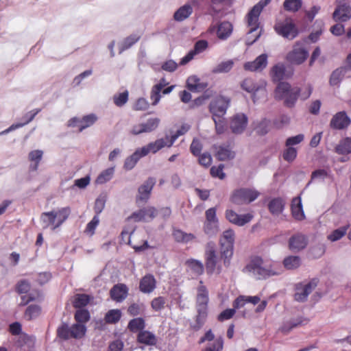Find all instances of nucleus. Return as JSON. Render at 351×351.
Returning a JSON list of instances; mask_svg holds the SVG:
<instances>
[{
  "label": "nucleus",
  "mask_w": 351,
  "mask_h": 351,
  "mask_svg": "<svg viewBox=\"0 0 351 351\" xmlns=\"http://www.w3.org/2000/svg\"><path fill=\"white\" fill-rule=\"evenodd\" d=\"M145 156L140 148L137 149L131 156L128 157L124 162V168L127 170L132 169L141 158Z\"/></svg>",
  "instance_id": "obj_33"
},
{
  "label": "nucleus",
  "mask_w": 351,
  "mask_h": 351,
  "mask_svg": "<svg viewBox=\"0 0 351 351\" xmlns=\"http://www.w3.org/2000/svg\"><path fill=\"white\" fill-rule=\"evenodd\" d=\"M165 147H167L165 139H164V138H161L157 139L154 142L149 143L146 146L140 149H141L143 155L145 156L150 152L155 154Z\"/></svg>",
  "instance_id": "obj_24"
},
{
  "label": "nucleus",
  "mask_w": 351,
  "mask_h": 351,
  "mask_svg": "<svg viewBox=\"0 0 351 351\" xmlns=\"http://www.w3.org/2000/svg\"><path fill=\"white\" fill-rule=\"evenodd\" d=\"M233 25L229 21H223L217 25V36L220 40H225L232 34Z\"/></svg>",
  "instance_id": "obj_23"
},
{
  "label": "nucleus",
  "mask_w": 351,
  "mask_h": 351,
  "mask_svg": "<svg viewBox=\"0 0 351 351\" xmlns=\"http://www.w3.org/2000/svg\"><path fill=\"white\" fill-rule=\"evenodd\" d=\"M121 313L118 309L110 310L105 315V321L108 324H115L121 318Z\"/></svg>",
  "instance_id": "obj_54"
},
{
  "label": "nucleus",
  "mask_w": 351,
  "mask_h": 351,
  "mask_svg": "<svg viewBox=\"0 0 351 351\" xmlns=\"http://www.w3.org/2000/svg\"><path fill=\"white\" fill-rule=\"evenodd\" d=\"M349 225L342 226L338 229L333 230L330 234L327 236V239L331 242H335L340 240L344 237L348 229Z\"/></svg>",
  "instance_id": "obj_41"
},
{
  "label": "nucleus",
  "mask_w": 351,
  "mask_h": 351,
  "mask_svg": "<svg viewBox=\"0 0 351 351\" xmlns=\"http://www.w3.org/2000/svg\"><path fill=\"white\" fill-rule=\"evenodd\" d=\"M216 156L219 160L224 161L234 158L235 154L230 145H222L217 148Z\"/></svg>",
  "instance_id": "obj_29"
},
{
  "label": "nucleus",
  "mask_w": 351,
  "mask_h": 351,
  "mask_svg": "<svg viewBox=\"0 0 351 351\" xmlns=\"http://www.w3.org/2000/svg\"><path fill=\"white\" fill-rule=\"evenodd\" d=\"M218 257L213 242H209L206 244L205 250V265L208 274H213L215 272L219 274L221 268L217 265Z\"/></svg>",
  "instance_id": "obj_6"
},
{
  "label": "nucleus",
  "mask_w": 351,
  "mask_h": 351,
  "mask_svg": "<svg viewBox=\"0 0 351 351\" xmlns=\"http://www.w3.org/2000/svg\"><path fill=\"white\" fill-rule=\"evenodd\" d=\"M265 86V82H261L258 84L250 78L244 80L241 83L242 88L252 94V97L254 103L261 97H266Z\"/></svg>",
  "instance_id": "obj_7"
},
{
  "label": "nucleus",
  "mask_w": 351,
  "mask_h": 351,
  "mask_svg": "<svg viewBox=\"0 0 351 351\" xmlns=\"http://www.w3.org/2000/svg\"><path fill=\"white\" fill-rule=\"evenodd\" d=\"M274 29L278 34L289 40L293 39L298 34V31L291 19L277 22Z\"/></svg>",
  "instance_id": "obj_12"
},
{
  "label": "nucleus",
  "mask_w": 351,
  "mask_h": 351,
  "mask_svg": "<svg viewBox=\"0 0 351 351\" xmlns=\"http://www.w3.org/2000/svg\"><path fill=\"white\" fill-rule=\"evenodd\" d=\"M40 221L43 228H51L54 230L59 227L56 226L57 220L55 215V210L43 213L40 216Z\"/></svg>",
  "instance_id": "obj_26"
},
{
  "label": "nucleus",
  "mask_w": 351,
  "mask_h": 351,
  "mask_svg": "<svg viewBox=\"0 0 351 351\" xmlns=\"http://www.w3.org/2000/svg\"><path fill=\"white\" fill-rule=\"evenodd\" d=\"M307 291L305 290L304 287V283H298L295 287V293L294 295V298L296 301L304 302L307 300Z\"/></svg>",
  "instance_id": "obj_46"
},
{
  "label": "nucleus",
  "mask_w": 351,
  "mask_h": 351,
  "mask_svg": "<svg viewBox=\"0 0 351 351\" xmlns=\"http://www.w3.org/2000/svg\"><path fill=\"white\" fill-rule=\"evenodd\" d=\"M301 88L292 87L287 82H279L275 89L274 97L276 99L283 100L284 106L289 108H293L300 97Z\"/></svg>",
  "instance_id": "obj_2"
},
{
  "label": "nucleus",
  "mask_w": 351,
  "mask_h": 351,
  "mask_svg": "<svg viewBox=\"0 0 351 351\" xmlns=\"http://www.w3.org/2000/svg\"><path fill=\"white\" fill-rule=\"evenodd\" d=\"M308 322V319L302 317H296L289 320V322H285L280 328L282 332L288 333L293 328L299 326H303Z\"/></svg>",
  "instance_id": "obj_28"
},
{
  "label": "nucleus",
  "mask_w": 351,
  "mask_h": 351,
  "mask_svg": "<svg viewBox=\"0 0 351 351\" xmlns=\"http://www.w3.org/2000/svg\"><path fill=\"white\" fill-rule=\"evenodd\" d=\"M285 74V67L282 64H278L273 66L271 71V75L273 81L278 82L284 78Z\"/></svg>",
  "instance_id": "obj_39"
},
{
  "label": "nucleus",
  "mask_w": 351,
  "mask_h": 351,
  "mask_svg": "<svg viewBox=\"0 0 351 351\" xmlns=\"http://www.w3.org/2000/svg\"><path fill=\"white\" fill-rule=\"evenodd\" d=\"M307 245V239L302 234L293 235L289 241V249L292 251H300L304 249Z\"/></svg>",
  "instance_id": "obj_21"
},
{
  "label": "nucleus",
  "mask_w": 351,
  "mask_h": 351,
  "mask_svg": "<svg viewBox=\"0 0 351 351\" xmlns=\"http://www.w3.org/2000/svg\"><path fill=\"white\" fill-rule=\"evenodd\" d=\"M267 55L262 53L258 56L254 61L247 62L244 64V69L250 71H261L267 65Z\"/></svg>",
  "instance_id": "obj_18"
},
{
  "label": "nucleus",
  "mask_w": 351,
  "mask_h": 351,
  "mask_svg": "<svg viewBox=\"0 0 351 351\" xmlns=\"http://www.w3.org/2000/svg\"><path fill=\"white\" fill-rule=\"evenodd\" d=\"M166 303V299L164 297L159 296L152 300L151 306L155 311H159L164 308Z\"/></svg>",
  "instance_id": "obj_62"
},
{
  "label": "nucleus",
  "mask_w": 351,
  "mask_h": 351,
  "mask_svg": "<svg viewBox=\"0 0 351 351\" xmlns=\"http://www.w3.org/2000/svg\"><path fill=\"white\" fill-rule=\"evenodd\" d=\"M58 335L63 339H68L71 337V327L67 324H63L57 330Z\"/></svg>",
  "instance_id": "obj_59"
},
{
  "label": "nucleus",
  "mask_w": 351,
  "mask_h": 351,
  "mask_svg": "<svg viewBox=\"0 0 351 351\" xmlns=\"http://www.w3.org/2000/svg\"><path fill=\"white\" fill-rule=\"evenodd\" d=\"M259 195V193L252 189H240L237 190L232 196V202L237 205L250 203Z\"/></svg>",
  "instance_id": "obj_10"
},
{
  "label": "nucleus",
  "mask_w": 351,
  "mask_h": 351,
  "mask_svg": "<svg viewBox=\"0 0 351 351\" xmlns=\"http://www.w3.org/2000/svg\"><path fill=\"white\" fill-rule=\"evenodd\" d=\"M128 220H132L134 222L147 221L144 208L134 212L130 217H128Z\"/></svg>",
  "instance_id": "obj_63"
},
{
  "label": "nucleus",
  "mask_w": 351,
  "mask_h": 351,
  "mask_svg": "<svg viewBox=\"0 0 351 351\" xmlns=\"http://www.w3.org/2000/svg\"><path fill=\"white\" fill-rule=\"evenodd\" d=\"M208 46V43L205 40H200L195 43L193 50L190 51L185 56H184L180 62V64L184 65L191 60L193 59L194 56L197 54H199L204 51Z\"/></svg>",
  "instance_id": "obj_16"
},
{
  "label": "nucleus",
  "mask_w": 351,
  "mask_h": 351,
  "mask_svg": "<svg viewBox=\"0 0 351 351\" xmlns=\"http://www.w3.org/2000/svg\"><path fill=\"white\" fill-rule=\"evenodd\" d=\"M43 152L42 150L36 149L32 151L29 154V160L32 162H34V164L30 165V169L33 171H36L39 165L40 161L43 158Z\"/></svg>",
  "instance_id": "obj_40"
},
{
  "label": "nucleus",
  "mask_w": 351,
  "mask_h": 351,
  "mask_svg": "<svg viewBox=\"0 0 351 351\" xmlns=\"http://www.w3.org/2000/svg\"><path fill=\"white\" fill-rule=\"evenodd\" d=\"M128 327L132 332L143 330L145 327V320L141 317L132 319L129 322Z\"/></svg>",
  "instance_id": "obj_52"
},
{
  "label": "nucleus",
  "mask_w": 351,
  "mask_h": 351,
  "mask_svg": "<svg viewBox=\"0 0 351 351\" xmlns=\"http://www.w3.org/2000/svg\"><path fill=\"white\" fill-rule=\"evenodd\" d=\"M106 198L105 195H100L95 202L94 210L97 215L100 214L105 207Z\"/></svg>",
  "instance_id": "obj_61"
},
{
  "label": "nucleus",
  "mask_w": 351,
  "mask_h": 351,
  "mask_svg": "<svg viewBox=\"0 0 351 351\" xmlns=\"http://www.w3.org/2000/svg\"><path fill=\"white\" fill-rule=\"evenodd\" d=\"M271 127V122L267 119L261 120L256 128V131L259 135H265L269 132Z\"/></svg>",
  "instance_id": "obj_48"
},
{
  "label": "nucleus",
  "mask_w": 351,
  "mask_h": 351,
  "mask_svg": "<svg viewBox=\"0 0 351 351\" xmlns=\"http://www.w3.org/2000/svg\"><path fill=\"white\" fill-rule=\"evenodd\" d=\"M186 264L195 275H201L204 272V265L199 261L191 259L187 261Z\"/></svg>",
  "instance_id": "obj_49"
},
{
  "label": "nucleus",
  "mask_w": 351,
  "mask_h": 351,
  "mask_svg": "<svg viewBox=\"0 0 351 351\" xmlns=\"http://www.w3.org/2000/svg\"><path fill=\"white\" fill-rule=\"evenodd\" d=\"M285 208V202L280 197L272 199L268 204V209L273 215H279Z\"/></svg>",
  "instance_id": "obj_31"
},
{
  "label": "nucleus",
  "mask_w": 351,
  "mask_h": 351,
  "mask_svg": "<svg viewBox=\"0 0 351 351\" xmlns=\"http://www.w3.org/2000/svg\"><path fill=\"white\" fill-rule=\"evenodd\" d=\"M114 103L117 106L121 107L125 105L128 100V92L125 90L113 97Z\"/></svg>",
  "instance_id": "obj_58"
},
{
  "label": "nucleus",
  "mask_w": 351,
  "mask_h": 351,
  "mask_svg": "<svg viewBox=\"0 0 351 351\" xmlns=\"http://www.w3.org/2000/svg\"><path fill=\"white\" fill-rule=\"evenodd\" d=\"M219 223L205 221L204 223V232L209 237L216 235L219 232Z\"/></svg>",
  "instance_id": "obj_45"
},
{
  "label": "nucleus",
  "mask_w": 351,
  "mask_h": 351,
  "mask_svg": "<svg viewBox=\"0 0 351 351\" xmlns=\"http://www.w3.org/2000/svg\"><path fill=\"white\" fill-rule=\"evenodd\" d=\"M208 291L201 280L197 288L196 310L197 315L195 317V323L190 325L191 328L194 330H199L206 322L208 314Z\"/></svg>",
  "instance_id": "obj_1"
},
{
  "label": "nucleus",
  "mask_w": 351,
  "mask_h": 351,
  "mask_svg": "<svg viewBox=\"0 0 351 351\" xmlns=\"http://www.w3.org/2000/svg\"><path fill=\"white\" fill-rule=\"evenodd\" d=\"M128 289L126 285L123 284H119L114 285L110 290V295L113 300L117 302H121L128 295Z\"/></svg>",
  "instance_id": "obj_25"
},
{
  "label": "nucleus",
  "mask_w": 351,
  "mask_h": 351,
  "mask_svg": "<svg viewBox=\"0 0 351 351\" xmlns=\"http://www.w3.org/2000/svg\"><path fill=\"white\" fill-rule=\"evenodd\" d=\"M160 120L159 118H149L145 122L134 125L130 133L132 135H139L143 133H149L154 131L159 125Z\"/></svg>",
  "instance_id": "obj_11"
},
{
  "label": "nucleus",
  "mask_w": 351,
  "mask_h": 351,
  "mask_svg": "<svg viewBox=\"0 0 351 351\" xmlns=\"http://www.w3.org/2000/svg\"><path fill=\"white\" fill-rule=\"evenodd\" d=\"M75 319L77 323L83 324V323H86L89 320L90 313L86 309L80 308L76 311Z\"/></svg>",
  "instance_id": "obj_57"
},
{
  "label": "nucleus",
  "mask_w": 351,
  "mask_h": 351,
  "mask_svg": "<svg viewBox=\"0 0 351 351\" xmlns=\"http://www.w3.org/2000/svg\"><path fill=\"white\" fill-rule=\"evenodd\" d=\"M193 12L191 5L185 4L180 7L173 14V18L176 21H182L187 19Z\"/></svg>",
  "instance_id": "obj_35"
},
{
  "label": "nucleus",
  "mask_w": 351,
  "mask_h": 351,
  "mask_svg": "<svg viewBox=\"0 0 351 351\" xmlns=\"http://www.w3.org/2000/svg\"><path fill=\"white\" fill-rule=\"evenodd\" d=\"M290 117L287 114H282L273 120L272 124L276 129H281L290 123Z\"/></svg>",
  "instance_id": "obj_56"
},
{
  "label": "nucleus",
  "mask_w": 351,
  "mask_h": 351,
  "mask_svg": "<svg viewBox=\"0 0 351 351\" xmlns=\"http://www.w3.org/2000/svg\"><path fill=\"white\" fill-rule=\"evenodd\" d=\"M292 215L296 220L301 221L304 219L305 215L303 210L302 200L300 197L293 199L291 202Z\"/></svg>",
  "instance_id": "obj_27"
},
{
  "label": "nucleus",
  "mask_w": 351,
  "mask_h": 351,
  "mask_svg": "<svg viewBox=\"0 0 351 351\" xmlns=\"http://www.w3.org/2000/svg\"><path fill=\"white\" fill-rule=\"evenodd\" d=\"M97 117L94 114H90L84 116L80 119V132L93 125L97 121Z\"/></svg>",
  "instance_id": "obj_50"
},
{
  "label": "nucleus",
  "mask_w": 351,
  "mask_h": 351,
  "mask_svg": "<svg viewBox=\"0 0 351 351\" xmlns=\"http://www.w3.org/2000/svg\"><path fill=\"white\" fill-rule=\"evenodd\" d=\"M156 184L154 178H149L139 188L138 199L145 202L149 198L151 191Z\"/></svg>",
  "instance_id": "obj_19"
},
{
  "label": "nucleus",
  "mask_w": 351,
  "mask_h": 351,
  "mask_svg": "<svg viewBox=\"0 0 351 351\" xmlns=\"http://www.w3.org/2000/svg\"><path fill=\"white\" fill-rule=\"evenodd\" d=\"M230 99L228 97L219 96L213 99L209 104V111L213 118L223 117L230 106Z\"/></svg>",
  "instance_id": "obj_8"
},
{
  "label": "nucleus",
  "mask_w": 351,
  "mask_h": 351,
  "mask_svg": "<svg viewBox=\"0 0 351 351\" xmlns=\"http://www.w3.org/2000/svg\"><path fill=\"white\" fill-rule=\"evenodd\" d=\"M225 216L229 222L238 226H243L246 223L250 222L254 217L251 213L239 215L231 209H227L226 210Z\"/></svg>",
  "instance_id": "obj_14"
},
{
  "label": "nucleus",
  "mask_w": 351,
  "mask_h": 351,
  "mask_svg": "<svg viewBox=\"0 0 351 351\" xmlns=\"http://www.w3.org/2000/svg\"><path fill=\"white\" fill-rule=\"evenodd\" d=\"M351 123L350 117L345 111L336 113L330 120V126L335 130H343Z\"/></svg>",
  "instance_id": "obj_15"
},
{
  "label": "nucleus",
  "mask_w": 351,
  "mask_h": 351,
  "mask_svg": "<svg viewBox=\"0 0 351 351\" xmlns=\"http://www.w3.org/2000/svg\"><path fill=\"white\" fill-rule=\"evenodd\" d=\"M302 0H285L283 5L286 10L295 12L302 7Z\"/></svg>",
  "instance_id": "obj_55"
},
{
  "label": "nucleus",
  "mask_w": 351,
  "mask_h": 351,
  "mask_svg": "<svg viewBox=\"0 0 351 351\" xmlns=\"http://www.w3.org/2000/svg\"><path fill=\"white\" fill-rule=\"evenodd\" d=\"M71 209L69 207H64L59 209L58 211H55V215L57 220L56 226H60L69 217Z\"/></svg>",
  "instance_id": "obj_42"
},
{
  "label": "nucleus",
  "mask_w": 351,
  "mask_h": 351,
  "mask_svg": "<svg viewBox=\"0 0 351 351\" xmlns=\"http://www.w3.org/2000/svg\"><path fill=\"white\" fill-rule=\"evenodd\" d=\"M233 64L234 62L232 60L221 62L213 68V73H228L232 69Z\"/></svg>",
  "instance_id": "obj_43"
},
{
  "label": "nucleus",
  "mask_w": 351,
  "mask_h": 351,
  "mask_svg": "<svg viewBox=\"0 0 351 351\" xmlns=\"http://www.w3.org/2000/svg\"><path fill=\"white\" fill-rule=\"evenodd\" d=\"M173 237L176 242L188 243L195 239V236L191 233H186L180 229L173 231Z\"/></svg>",
  "instance_id": "obj_32"
},
{
  "label": "nucleus",
  "mask_w": 351,
  "mask_h": 351,
  "mask_svg": "<svg viewBox=\"0 0 351 351\" xmlns=\"http://www.w3.org/2000/svg\"><path fill=\"white\" fill-rule=\"evenodd\" d=\"M215 125V131L218 134L224 133L226 129V124L223 117L221 118H213Z\"/></svg>",
  "instance_id": "obj_64"
},
{
  "label": "nucleus",
  "mask_w": 351,
  "mask_h": 351,
  "mask_svg": "<svg viewBox=\"0 0 351 351\" xmlns=\"http://www.w3.org/2000/svg\"><path fill=\"white\" fill-rule=\"evenodd\" d=\"M234 242V231L231 229L224 231L220 238L219 243L221 245V256L226 267L230 265V258L233 255Z\"/></svg>",
  "instance_id": "obj_5"
},
{
  "label": "nucleus",
  "mask_w": 351,
  "mask_h": 351,
  "mask_svg": "<svg viewBox=\"0 0 351 351\" xmlns=\"http://www.w3.org/2000/svg\"><path fill=\"white\" fill-rule=\"evenodd\" d=\"M156 281L152 274H147L140 281V291L144 293H150L156 288Z\"/></svg>",
  "instance_id": "obj_22"
},
{
  "label": "nucleus",
  "mask_w": 351,
  "mask_h": 351,
  "mask_svg": "<svg viewBox=\"0 0 351 351\" xmlns=\"http://www.w3.org/2000/svg\"><path fill=\"white\" fill-rule=\"evenodd\" d=\"M140 36L137 34H132L125 38L119 45V53L130 48L134 44L138 42Z\"/></svg>",
  "instance_id": "obj_38"
},
{
  "label": "nucleus",
  "mask_w": 351,
  "mask_h": 351,
  "mask_svg": "<svg viewBox=\"0 0 351 351\" xmlns=\"http://www.w3.org/2000/svg\"><path fill=\"white\" fill-rule=\"evenodd\" d=\"M337 6L332 13L335 21L346 22L351 19V6L350 0H336Z\"/></svg>",
  "instance_id": "obj_9"
},
{
  "label": "nucleus",
  "mask_w": 351,
  "mask_h": 351,
  "mask_svg": "<svg viewBox=\"0 0 351 351\" xmlns=\"http://www.w3.org/2000/svg\"><path fill=\"white\" fill-rule=\"evenodd\" d=\"M40 112V109L36 108V109H34V110L27 112L23 117V119L24 120L23 123L12 124L8 129H6L4 131L1 132L0 133V134H8V133H9V132L16 130V129H18V128H20L24 126L25 125H26V124L29 123V122H31L34 119L36 115L38 112Z\"/></svg>",
  "instance_id": "obj_20"
},
{
  "label": "nucleus",
  "mask_w": 351,
  "mask_h": 351,
  "mask_svg": "<svg viewBox=\"0 0 351 351\" xmlns=\"http://www.w3.org/2000/svg\"><path fill=\"white\" fill-rule=\"evenodd\" d=\"M244 271L250 273L256 279L261 280L271 276L276 275L271 266L266 264L264 260L258 256L252 257L250 263L245 267Z\"/></svg>",
  "instance_id": "obj_3"
},
{
  "label": "nucleus",
  "mask_w": 351,
  "mask_h": 351,
  "mask_svg": "<svg viewBox=\"0 0 351 351\" xmlns=\"http://www.w3.org/2000/svg\"><path fill=\"white\" fill-rule=\"evenodd\" d=\"M247 124V117L244 114H237L230 122V128L234 134H241Z\"/></svg>",
  "instance_id": "obj_17"
},
{
  "label": "nucleus",
  "mask_w": 351,
  "mask_h": 351,
  "mask_svg": "<svg viewBox=\"0 0 351 351\" xmlns=\"http://www.w3.org/2000/svg\"><path fill=\"white\" fill-rule=\"evenodd\" d=\"M261 12L258 7H253L247 15V23L250 27L245 38L247 45L250 46L254 44L261 35L258 21Z\"/></svg>",
  "instance_id": "obj_4"
},
{
  "label": "nucleus",
  "mask_w": 351,
  "mask_h": 351,
  "mask_svg": "<svg viewBox=\"0 0 351 351\" xmlns=\"http://www.w3.org/2000/svg\"><path fill=\"white\" fill-rule=\"evenodd\" d=\"M90 298L87 294H77L75 296L73 306L75 308H81L89 303Z\"/></svg>",
  "instance_id": "obj_47"
},
{
  "label": "nucleus",
  "mask_w": 351,
  "mask_h": 351,
  "mask_svg": "<svg viewBox=\"0 0 351 351\" xmlns=\"http://www.w3.org/2000/svg\"><path fill=\"white\" fill-rule=\"evenodd\" d=\"M347 73L346 69L342 66L336 69L330 75L329 80L330 85L339 86Z\"/></svg>",
  "instance_id": "obj_30"
},
{
  "label": "nucleus",
  "mask_w": 351,
  "mask_h": 351,
  "mask_svg": "<svg viewBox=\"0 0 351 351\" xmlns=\"http://www.w3.org/2000/svg\"><path fill=\"white\" fill-rule=\"evenodd\" d=\"M308 56V50L300 43H296L293 50L287 56V59L292 64H300Z\"/></svg>",
  "instance_id": "obj_13"
},
{
  "label": "nucleus",
  "mask_w": 351,
  "mask_h": 351,
  "mask_svg": "<svg viewBox=\"0 0 351 351\" xmlns=\"http://www.w3.org/2000/svg\"><path fill=\"white\" fill-rule=\"evenodd\" d=\"M301 265V258L298 256H289L283 261V265L287 269H295Z\"/></svg>",
  "instance_id": "obj_37"
},
{
  "label": "nucleus",
  "mask_w": 351,
  "mask_h": 351,
  "mask_svg": "<svg viewBox=\"0 0 351 351\" xmlns=\"http://www.w3.org/2000/svg\"><path fill=\"white\" fill-rule=\"evenodd\" d=\"M335 152L339 154L351 153V138L347 137L340 141L335 147Z\"/></svg>",
  "instance_id": "obj_36"
},
{
  "label": "nucleus",
  "mask_w": 351,
  "mask_h": 351,
  "mask_svg": "<svg viewBox=\"0 0 351 351\" xmlns=\"http://www.w3.org/2000/svg\"><path fill=\"white\" fill-rule=\"evenodd\" d=\"M138 341L149 346H154L156 343V336L147 330H141L138 335Z\"/></svg>",
  "instance_id": "obj_34"
},
{
  "label": "nucleus",
  "mask_w": 351,
  "mask_h": 351,
  "mask_svg": "<svg viewBox=\"0 0 351 351\" xmlns=\"http://www.w3.org/2000/svg\"><path fill=\"white\" fill-rule=\"evenodd\" d=\"M40 307L38 305H29L25 311V317L28 320L35 319L40 315Z\"/></svg>",
  "instance_id": "obj_53"
},
{
  "label": "nucleus",
  "mask_w": 351,
  "mask_h": 351,
  "mask_svg": "<svg viewBox=\"0 0 351 351\" xmlns=\"http://www.w3.org/2000/svg\"><path fill=\"white\" fill-rule=\"evenodd\" d=\"M114 168H108L101 172L96 179L97 184H102L109 181L114 174Z\"/></svg>",
  "instance_id": "obj_51"
},
{
  "label": "nucleus",
  "mask_w": 351,
  "mask_h": 351,
  "mask_svg": "<svg viewBox=\"0 0 351 351\" xmlns=\"http://www.w3.org/2000/svg\"><path fill=\"white\" fill-rule=\"evenodd\" d=\"M86 328L84 324L77 323L71 326V337L80 339L84 336Z\"/></svg>",
  "instance_id": "obj_44"
},
{
  "label": "nucleus",
  "mask_w": 351,
  "mask_h": 351,
  "mask_svg": "<svg viewBox=\"0 0 351 351\" xmlns=\"http://www.w3.org/2000/svg\"><path fill=\"white\" fill-rule=\"evenodd\" d=\"M297 156V149L293 147H287L283 152V158L285 160L291 162L293 161Z\"/></svg>",
  "instance_id": "obj_60"
}]
</instances>
